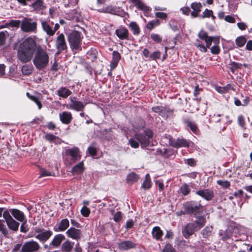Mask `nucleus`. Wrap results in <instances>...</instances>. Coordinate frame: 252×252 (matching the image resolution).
Returning <instances> with one entry per match:
<instances>
[{
  "mask_svg": "<svg viewBox=\"0 0 252 252\" xmlns=\"http://www.w3.org/2000/svg\"><path fill=\"white\" fill-rule=\"evenodd\" d=\"M35 40L28 37L20 43L17 48V58L22 63L30 62L33 58V63L36 69L42 70L49 65L50 58L46 50L41 47L36 49Z\"/></svg>",
  "mask_w": 252,
  "mask_h": 252,
  "instance_id": "obj_1",
  "label": "nucleus"
},
{
  "mask_svg": "<svg viewBox=\"0 0 252 252\" xmlns=\"http://www.w3.org/2000/svg\"><path fill=\"white\" fill-rule=\"evenodd\" d=\"M82 38L81 33L77 31H73L68 34V40L72 51L78 52L81 51Z\"/></svg>",
  "mask_w": 252,
  "mask_h": 252,
  "instance_id": "obj_2",
  "label": "nucleus"
},
{
  "mask_svg": "<svg viewBox=\"0 0 252 252\" xmlns=\"http://www.w3.org/2000/svg\"><path fill=\"white\" fill-rule=\"evenodd\" d=\"M153 136L152 131L149 129H146L143 133L135 134V137L140 143L141 147H146L150 145V139Z\"/></svg>",
  "mask_w": 252,
  "mask_h": 252,
  "instance_id": "obj_3",
  "label": "nucleus"
},
{
  "mask_svg": "<svg viewBox=\"0 0 252 252\" xmlns=\"http://www.w3.org/2000/svg\"><path fill=\"white\" fill-rule=\"evenodd\" d=\"M183 208L188 214H193L195 215L197 212L202 208V206L198 202L190 201L183 204Z\"/></svg>",
  "mask_w": 252,
  "mask_h": 252,
  "instance_id": "obj_4",
  "label": "nucleus"
},
{
  "mask_svg": "<svg viewBox=\"0 0 252 252\" xmlns=\"http://www.w3.org/2000/svg\"><path fill=\"white\" fill-rule=\"evenodd\" d=\"M3 218L6 223L7 227L10 230L15 232L18 230L20 223L12 217L11 215L9 214V212L8 211H4Z\"/></svg>",
  "mask_w": 252,
  "mask_h": 252,
  "instance_id": "obj_5",
  "label": "nucleus"
},
{
  "mask_svg": "<svg viewBox=\"0 0 252 252\" xmlns=\"http://www.w3.org/2000/svg\"><path fill=\"white\" fill-rule=\"evenodd\" d=\"M40 249L39 244L34 241H29L22 246L21 252H35Z\"/></svg>",
  "mask_w": 252,
  "mask_h": 252,
  "instance_id": "obj_6",
  "label": "nucleus"
},
{
  "mask_svg": "<svg viewBox=\"0 0 252 252\" xmlns=\"http://www.w3.org/2000/svg\"><path fill=\"white\" fill-rule=\"evenodd\" d=\"M37 23L35 22H32L31 19L25 18L21 23V29L25 32H32L36 30Z\"/></svg>",
  "mask_w": 252,
  "mask_h": 252,
  "instance_id": "obj_7",
  "label": "nucleus"
},
{
  "mask_svg": "<svg viewBox=\"0 0 252 252\" xmlns=\"http://www.w3.org/2000/svg\"><path fill=\"white\" fill-rule=\"evenodd\" d=\"M66 155L71 158V161L69 164L79 160L81 158L79 149L77 147H74L71 149H68L65 150Z\"/></svg>",
  "mask_w": 252,
  "mask_h": 252,
  "instance_id": "obj_8",
  "label": "nucleus"
},
{
  "mask_svg": "<svg viewBox=\"0 0 252 252\" xmlns=\"http://www.w3.org/2000/svg\"><path fill=\"white\" fill-rule=\"evenodd\" d=\"M55 46L59 52L66 50L67 44L65 39L64 35L63 33L60 34L56 39Z\"/></svg>",
  "mask_w": 252,
  "mask_h": 252,
  "instance_id": "obj_9",
  "label": "nucleus"
},
{
  "mask_svg": "<svg viewBox=\"0 0 252 252\" xmlns=\"http://www.w3.org/2000/svg\"><path fill=\"white\" fill-rule=\"evenodd\" d=\"M4 211H8L9 214L12 215V216L17 220L24 222L26 223L27 222L26 218L24 213L17 209H7Z\"/></svg>",
  "mask_w": 252,
  "mask_h": 252,
  "instance_id": "obj_10",
  "label": "nucleus"
},
{
  "mask_svg": "<svg viewBox=\"0 0 252 252\" xmlns=\"http://www.w3.org/2000/svg\"><path fill=\"white\" fill-rule=\"evenodd\" d=\"M196 194L207 200H211L214 196L213 190L209 189H200L196 191Z\"/></svg>",
  "mask_w": 252,
  "mask_h": 252,
  "instance_id": "obj_11",
  "label": "nucleus"
},
{
  "mask_svg": "<svg viewBox=\"0 0 252 252\" xmlns=\"http://www.w3.org/2000/svg\"><path fill=\"white\" fill-rule=\"evenodd\" d=\"M85 105V104L81 101L75 100L71 98L70 103L67 106V108L77 111H81L84 110Z\"/></svg>",
  "mask_w": 252,
  "mask_h": 252,
  "instance_id": "obj_12",
  "label": "nucleus"
},
{
  "mask_svg": "<svg viewBox=\"0 0 252 252\" xmlns=\"http://www.w3.org/2000/svg\"><path fill=\"white\" fill-rule=\"evenodd\" d=\"M195 231H197V230L195 227V224L193 223H189L183 228L182 233L185 238H188L192 235Z\"/></svg>",
  "mask_w": 252,
  "mask_h": 252,
  "instance_id": "obj_13",
  "label": "nucleus"
},
{
  "mask_svg": "<svg viewBox=\"0 0 252 252\" xmlns=\"http://www.w3.org/2000/svg\"><path fill=\"white\" fill-rule=\"evenodd\" d=\"M53 25V23L50 21H41L42 29L49 36H53L54 35V32L52 28Z\"/></svg>",
  "mask_w": 252,
  "mask_h": 252,
  "instance_id": "obj_14",
  "label": "nucleus"
},
{
  "mask_svg": "<svg viewBox=\"0 0 252 252\" xmlns=\"http://www.w3.org/2000/svg\"><path fill=\"white\" fill-rule=\"evenodd\" d=\"M66 234L68 237L76 240L79 239L81 235V231L74 227H70L68 229Z\"/></svg>",
  "mask_w": 252,
  "mask_h": 252,
  "instance_id": "obj_15",
  "label": "nucleus"
},
{
  "mask_svg": "<svg viewBox=\"0 0 252 252\" xmlns=\"http://www.w3.org/2000/svg\"><path fill=\"white\" fill-rule=\"evenodd\" d=\"M53 235V232L50 230H44L41 233L37 234L35 236V238L39 240L41 242H45L47 241Z\"/></svg>",
  "mask_w": 252,
  "mask_h": 252,
  "instance_id": "obj_16",
  "label": "nucleus"
},
{
  "mask_svg": "<svg viewBox=\"0 0 252 252\" xmlns=\"http://www.w3.org/2000/svg\"><path fill=\"white\" fill-rule=\"evenodd\" d=\"M115 34L122 40L127 39L129 34L128 30L122 26L115 31Z\"/></svg>",
  "mask_w": 252,
  "mask_h": 252,
  "instance_id": "obj_17",
  "label": "nucleus"
},
{
  "mask_svg": "<svg viewBox=\"0 0 252 252\" xmlns=\"http://www.w3.org/2000/svg\"><path fill=\"white\" fill-rule=\"evenodd\" d=\"M69 226V220L67 219H64L62 220L58 225L54 227V230L56 232L64 231Z\"/></svg>",
  "mask_w": 252,
  "mask_h": 252,
  "instance_id": "obj_18",
  "label": "nucleus"
},
{
  "mask_svg": "<svg viewBox=\"0 0 252 252\" xmlns=\"http://www.w3.org/2000/svg\"><path fill=\"white\" fill-rule=\"evenodd\" d=\"M198 36L201 39L204 40L207 47L210 48L213 41V37L209 36L207 33L203 31H201L199 32Z\"/></svg>",
  "mask_w": 252,
  "mask_h": 252,
  "instance_id": "obj_19",
  "label": "nucleus"
},
{
  "mask_svg": "<svg viewBox=\"0 0 252 252\" xmlns=\"http://www.w3.org/2000/svg\"><path fill=\"white\" fill-rule=\"evenodd\" d=\"M61 121L64 124H68L70 123L72 117L70 112L63 111L59 114Z\"/></svg>",
  "mask_w": 252,
  "mask_h": 252,
  "instance_id": "obj_20",
  "label": "nucleus"
},
{
  "mask_svg": "<svg viewBox=\"0 0 252 252\" xmlns=\"http://www.w3.org/2000/svg\"><path fill=\"white\" fill-rule=\"evenodd\" d=\"M64 239L65 237L63 235L61 234H57L54 236L51 242V245L53 246L54 248H58Z\"/></svg>",
  "mask_w": 252,
  "mask_h": 252,
  "instance_id": "obj_21",
  "label": "nucleus"
},
{
  "mask_svg": "<svg viewBox=\"0 0 252 252\" xmlns=\"http://www.w3.org/2000/svg\"><path fill=\"white\" fill-rule=\"evenodd\" d=\"M191 8L193 9V11L191 13V16L196 17L201 11L202 4L200 2H193L191 4Z\"/></svg>",
  "mask_w": 252,
  "mask_h": 252,
  "instance_id": "obj_22",
  "label": "nucleus"
},
{
  "mask_svg": "<svg viewBox=\"0 0 252 252\" xmlns=\"http://www.w3.org/2000/svg\"><path fill=\"white\" fill-rule=\"evenodd\" d=\"M71 94V91L65 87H61L57 90V94L64 98H67Z\"/></svg>",
  "mask_w": 252,
  "mask_h": 252,
  "instance_id": "obj_23",
  "label": "nucleus"
},
{
  "mask_svg": "<svg viewBox=\"0 0 252 252\" xmlns=\"http://www.w3.org/2000/svg\"><path fill=\"white\" fill-rule=\"evenodd\" d=\"M135 244L130 241H125L118 244V247L122 250H127L135 247Z\"/></svg>",
  "mask_w": 252,
  "mask_h": 252,
  "instance_id": "obj_24",
  "label": "nucleus"
},
{
  "mask_svg": "<svg viewBox=\"0 0 252 252\" xmlns=\"http://www.w3.org/2000/svg\"><path fill=\"white\" fill-rule=\"evenodd\" d=\"M170 144L175 148L187 147L189 146L188 142L184 139H177L175 141L171 142Z\"/></svg>",
  "mask_w": 252,
  "mask_h": 252,
  "instance_id": "obj_25",
  "label": "nucleus"
},
{
  "mask_svg": "<svg viewBox=\"0 0 252 252\" xmlns=\"http://www.w3.org/2000/svg\"><path fill=\"white\" fill-rule=\"evenodd\" d=\"M132 2L134 3L136 7L144 12H148L150 8L146 6L141 0H130Z\"/></svg>",
  "mask_w": 252,
  "mask_h": 252,
  "instance_id": "obj_26",
  "label": "nucleus"
},
{
  "mask_svg": "<svg viewBox=\"0 0 252 252\" xmlns=\"http://www.w3.org/2000/svg\"><path fill=\"white\" fill-rule=\"evenodd\" d=\"M206 219L204 217H198L193 223L197 230L203 227L206 223Z\"/></svg>",
  "mask_w": 252,
  "mask_h": 252,
  "instance_id": "obj_27",
  "label": "nucleus"
},
{
  "mask_svg": "<svg viewBox=\"0 0 252 252\" xmlns=\"http://www.w3.org/2000/svg\"><path fill=\"white\" fill-rule=\"evenodd\" d=\"M152 233L153 238L157 240H160L163 235L162 231L158 226L154 227L153 228Z\"/></svg>",
  "mask_w": 252,
  "mask_h": 252,
  "instance_id": "obj_28",
  "label": "nucleus"
},
{
  "mask_svg": "<svg viewBox=\"0 0 252 252\" xmlns=\"http://www.w3.org/2000/svg\"><path fill=\"white\" fill-rule=\"evenodd\" d=\"M73 244L71 243L69 241H66L62 246V251L65 252H71L73 248Z\"/></svg>",
  "mask_w": 252,
  "mask_h": 252,
  "instance_id": "obj_29",
  "label": "nucleus"
},
{
  "mask_svg": "<svg viewBox=\"0 0 252 252\" xmlns=\"http://www.w3.org/2000/svg\"><path fill=\"white\" fill-rule=\"evenodd\" d=\"M26 94L29 99L34 101L37 104L39 109L41 108L42 105L40 101L39 100V96L30 95L29 93H27Z\"/></svg>",
  "mask_w": 252,
  "mask_h": 252,
  "instance_id": "obj_30",
  "label": "nucleus"
},
{
  "mask_svg": "<svg viewBox=\"0 0 252 252\" xmlns=\"http://www.w3.org/2000/svg\"><path fill=\"white\" fill-rule=\"evenodd\" d=\"M129 27L130 30L132 31L134 35H138L140 33V30L138 25L136 22H132L129 23Z\"/></svg>",
  "mask_w": 252,
  "mask_h": 252,
  "instance_id": "obj_31",
  "label": "nucleus"
},
{
  "mask_svg": "<svg viewBox=\"0 0 252 252\" xmlns=\"http://www.w3.org/2000/svg\"><path fill=\"white\" fill-rule=\"evenodd\" d=\"M151 187V181L150 175L147 174L145 176V179L142 185V188L145 189H149Z\"/></svg>",
  "mask_w": 252,
  "mask_h": 252,
  "instance_id": "obj_32",
  "label": "nucleus"
},
{
  "mask_svg": "<svg viewBox=\"0 0 252 252\" xmlns=\"http://www.w3.org/2000/svg\"><path fill=\"white\" fill-rule=\"evenodd\" d=\"M32 7L37 11L40 10L43 8V0H36L32 4Z\"/></svg>",
  "mask_w": 252,
  "mask_h": 252,
  "instance_id": "obj_33",
  "label": "nucleus"
},
{
  "mask_svg": "<svg viewBox=\"0 0 252 252\" xmlns=\"http://www.w3.org/2000/svg\"><path fill=\"white\" fill-rule=\"evenodd\" d=\"M32 65H24L22 67V72L23 74L28 75L32 73Z\"/></svg>",
  "mask_w": 252,
  "mask_h": 252,
  "instance_id": "obj_34",
  "label": "nucleus"
},
{
  "mask_svg": "<svg viewBox=\"0 0 252 252\" xmlns=\"http://www.w3.org/2000/svg\"><path fill=\"white\" fill-rule=\"evenodd\" d=\"M212 230L213 227L212 226H206L205 227L201 232L203 237L207 238L211 236L212 234Z\"/></svg>",
  "mask_w": 252,
  "mask_h": 252,
  "instance_id": "obj_35",
  "label": "nucleus"
},
{
  "mask_svg": "<svg viewBox=\"0 0 252 252\" xmlns=\"http://www.w3.org/2000/svg\"><path fill=\"white\" fill-rule=\"evenodd\" d=\"M5 220H0V231L4 236H6L8 234V231L5 225Z\"/></svg>",
  "mask_w": 252,
  "mask_h": 252,
  "instance_id": "obj_36",
  "label": "nucleus"
},
{
  "mask_svg": "<svg viewBox=\"0 0 252 252\" xmlns=\"http://www.w3.org/2000/svg\"><path fill=\"white\" fill-rule=\"evenodd\" d=\"M173 115V111L169 109L163 108L162 110L161 116L164 118H167L170 116H172Z\"/></svg>",
  "mask_w": 252,
  "mask_h": 252,
  "instance_id": "obj_37",
  "label": "nucleus"
},
{
  "mask_svg": "<svg viewBox=\"0 0 252 252\" xmlns=\"http://www.w3.org/2000/svg\"><path fill=\"white\" fill-rule=\"evenodd\" d=\"M211 17L213 20L215 19V16L213 15V11L206 9L202 13V18H208Z\"/></svg>",
  "mask_w": 252,
  "mask_h": 252,
  "instance_id": "obj_38",
  "label": "nucleus"
},
{
  "mask_svg": "<svg viewBox=\"0 0 252 252\" xmlns=\"http://www.w3.org/2000/svg\"><path fill=\"white\" fill-rule=\"evenodd\" d=\"M246 41V38L243 36L237 37L235 40L236 44L240 47H243L245 44Z\"/></svg>",
  "mask_w": 252,
  "mask_h": 252,
  "instance_id": "obj_39",
  "label": "nucleus"
},
{
  "mask_svg": "<svg viewBox=\"0 0 252 252\" xmlns=\"http://www.w3.org/2000/svg\"><path fill=\"white\" fill-rule=\"evenodd\" d=\"M139 176L134 173H131L127 176V180L128 182H135L138 181Z\"/></svg>",
  "mask_w": 252,
  "mask_h": 252,
  "instance_id": "obj_40",
  "label": "nucleus"
},
{
  "mask_svg": "<svg viewBox=\"0 0 252 252\" xmlns=\"http://www.w3.org/2000/svg\"><path fill=\"white\" fill-rule=\"evenodd\" d=\"M229 68L231 71L234 73L235 70L237 68H241L242 64L235 62H231L229 64Z\"/></svg>",
  "mask_w": 252,
  "mask_h": 252,
  "instance_id": "obj_41",
  "label": "nucleus"
},
{
  "mask_svg": "<svg viewBox=\"0 0 252 252\" xmlns=\"http://www.w3.org/2000/svg\"><path fill=\"white\" fill-rule=\"evenodd\" d=\"M159 25V21L158 20H154L151 21H150L148 23L146 26V28L151 30H152L155 26H157Z\"/></svg>",
  "mask_w": 252,
  "mask_h": 252,
  "instance_id": "obj_42",
  "label": "nucleus"
},
{
  "mask_svg": "<svg viewBox=\"0 0 252 252\" xmlns=\"http://www.w3.org/2000/svg\"><path fill=\"white\" fill-rule=\"evenodd\" d=\"M72 172L73 173H81L83 170V163L81 162L74 166L72 168Z\"/></svg>",
  "mask_w": 252,
  "mask_h": 252,
  "instance_id": "obj_43",
  "label": "nucleus"
},
{
  "mask_svg": "<svg viewBox=\"0 0 252 252\" xmlns=\"http://www.w3.org/2000/svg\"><path fill=\"white\" fill-rule=\"evenodd\" d=\"M186 124L190 128L191 130L193 132H195L197 130V126L194 122H191L190 121H187Z\"/></svg>",
  "mask_w": 252,
  "mask_h": 252,
  "instance_id": "obj_44",
  "label": "nucleus"
},
{
  "mask_svg": "<svg viewBox=\"0 0 252 252\" xmlns=\"http://www.w3.org/2000/svg\"><path fill=\"white\" fill-rule=\"evenodd\" d=\"M100 12H104V13H113L115 12V10L111 5H108L106 6V7H104L102 8L100 10Z\"/></svg>",
  "mask_w": 252,
  "mask_h": 252,
  "instance_id": "obj_45",
  "label": "nucleus"
},
{
  "mask_svg": "<svg viewBox=\"0 0 252 252\" xmlns=\"http://www.w3.org/2000/svg\"><path fill=\"white\" fill-rule=\"evenodd\" d=\"M181 192L184 195H188L190 192V189L186 184L183 185L180 188Z\"/></svg>",
  "mask_w": 252,
  "mask_h": 252,
  "instance_id": "obj_46",
  "label": "nucleus"
},
{
  "mask_svg": "<svg viewBox=\"0 0 252 252\" xmlns=\"http://www.w3.org/2000/svg\"><path fill=\"white\" fill-rule=\"evenodd\" d=\"M81 213L84 217H87L90 214V210L86 206H83L81 210Z\"/></svg>",
  "mask_w": 252,
  "mask_h": 252,
  "instance_id": "obj_47",
  "label": "nucleus"
},
{
  "mask_svg": "<svg viewBox=\"0 0 252 252\" xmlns=\"http://www.w3.org/2000/svg\"><path fill=\"white\" fill-rule=\"evenodd\" d=\"M231 88L230 85H227L225 87H218L216 90L219 93H225L227 92L229 89Z\"/></svg>",
  "mask_w": 252,
  "mask_h": 252,
  "instance_id": "obj_48",
  "label": "nucleus"
},
{
  "mask_svg": "<svg viewBox=\"0 0 252 252\" xmlns=\"http://www.w3.org/2000/svg\"><path fill=\"white\" fill-rule=\"evenodd\" d=\"M161 56V53L159 51H155L152 54H150V60H155L159 59Z\"/></svg>",
  "mask_w": 252,
  "mask_h": 252,
  "instance_id": "obj_49",
  "label": "nucleus"
},
{
  "mask_svg": "<svg viewBox=\"0 0 252 252\" xmlns=\"http://www.w3.org/2000/svg\"><path fill=\"white\" fill-rule=\"evenodd\" d=\"M7 35V32H0V46H1L4 44L5 43L6 36Z\"/></svg>",
  "mask_w": 252,
  "mask_h": 252,
  "instance_id": "obj_50",
  "label": "nucleus"
},
{
  "mask_svg": "<svg viewBox=\"0 0 252 252\" xmlns=\"http://www.w3.org/2000/svg\"><path fill=\"white\" fill-rule=\"evenodd\" d=\"M122 218V214L121 212H116L113 216V220L115 222H118L120 221Z\"/></svg>",
  "mask_w": 252,
  "mask_h": 252,
  "instance_id": "obj_51",
  "label": "nucleus"
},
{
  "mask_svg": "<svg viewBox=\"0 0 252 252\" xmlns=\"http://www.w3.org/2000/svg\"><path fill=\"white\" fill-rule=\"evenodd\" d=\"M45 139L49 141H53L56 139L59 140L60 139L52 134H47L45 136Z\"/></svg>",
  "mask_w": 252,
  "mask_h": 252,
  "instance_id": "obj_52",
  "label": "nucleus"
},
{
  "mask_svg": "<svg viewBox=\"0 0 252 252\" xmlns=\"http://www.w3.org/2000/svg\"><path fill=\"white\" fill-rule=\"evenodd\" d=\"M217 184L225 188H228L230 186V183L227 181L218 180Z\"/></svg>",
  "mask_w": 252,
  "mask_h": 252,
  "instance_id": "obj_53",
  "label": "nucleus"
},
{
  "mask_svg": "<svg viewBox=\"0 0 252 252\" xmlns=\"http://www.w3.org/2000/svg\"><path fill=\"white\" fill-rule=\"evenodd\" d=\"M151 37L153 40L157 42H160L162 40V38L159 35L156 33L151 34Z\"/></svg>",
  "mask_w": 252,
  "mask_h": 252,
  "instance_id": "obj_54",
  "label": "nucleus"
},
{
  "mask_svg": "<svg viewBox=\"0 0 252 252\" xmlns=\"http://www.w3.org/2000/svg\"><path fill=\"white\" fill-rule=\"evenodd\" d=\"M163 252H176L175 250L170 244H167L163 250Z\"/></svg>",
  "mask_w": 252,
  "mask_h": 252,
  "instance_id": "obj_55",
  "label": "nucleus"
},
{
  "mask_svg": "<svg viewBox=\"0 0 252 252\" xmlns=\"http://www.w3.org/2000/svg\"><path fill=\"white\" fill-rule=\"evenodd\" d=\"M128 142L130 146H131V147L133 148H137L139 147V143L135 141V140H134L133 139L130 138Z\"/></svg>",
  "mask_w": 252,
  "mask_h": 252,
  "instance_id": "obj_56",
  "label": "nucleus"
},
{
  "mask_svg": "<svg viewBox=\"0 0 252 252\" xmlns=\"http://www.w3.org/2000/svg\"><path fill=\"white\" fill-rule=\"evenodd\" d=\"M113 58L112 60L117 62H119L121 59V55L119 53L116 51H114L112 54Z\"/></svg>",
  "mask_w": 252,
  "mask_h": 252,
  "instance_id": "obj_57",
  "label": "nucleus"
},
{
  "mask_svg": "<svg viewBox=\"0 0 252 252\" xmlns=\"http://www.w3.org/2000/svg\"><path fill=\"white\" fill-rule=\"evenodd\" d=\"M238 122L239 125L241 127H244L245 125V119L243 116L240 115L238 116Z\"/></svg>",
  "mask_w": 252,
  "mask_h": 252,
  "instance_id": "obj_58",
  "label": "nucleus"
},
{
  "mask_svg": "<svg viewBox=\"0 0 252 252\" xmlns=\"http://www.w3.org/2000/svg\"><path fill=\"white\" fill-rule=\"evenodd\" d=\"M155 15L157 17L162 19H165L167 18V14L165 13L161 12H156L155 14Z\"/></svg>",
  "mask_w": 252,
  "mask_h": 252,
  "instance_id": "obj_59",
  "label": "nucleus"
},
{
  "mask_svg": "<svg viewBox=\"0 0 252 252\" xmlns=\"http://www.w3.org/2000/svg\"><path fill=\"white\" fill-rule=\"evenodd\" d=\"M211 52L213 54H218L220 52V49L218 46H213L211 49Z\"/></svg>",
  "mask_w": 252,
  "mask_h": 252,
  "instance_id": "obj_60",
  "label": "nucleus"
},
{
  "mask_svg": "<svg viewBox=\"0 0 252 252\" xmlns=\"http://www.w3.org/2000/svg\"><path fill=\"white\" fill-rule=\"evenodd\" d=\"M88 151L90 155L92 156H94L96 155V150L94 147L90 146L88 148Z\"/></svg>",
  "mask_w": 252,
  "mask_h": 252,
  "instance_id": "obj_61",
  "label": "nucleus"
},
{
  "mask_svg": "<svg viewBox=\"0 0 252 252\" xmlns=\"http://www.w3.org/2000/svg\"><path fill=\"white\" fill-rule=\"evenodd\" d=\"M185 163L191 166H194L195 165L196 161L193 158H189L185 160Z\"/></svg>",
  "mask_w": 252,
  "mask_h": 252,
  "instance_id": "obj_62",
  "label": "nucleus"
},
{
  "mask_svg": "<svg viewBox=\"0 0 252 252\" xmlns=\"http://www.w3.org/2000/svg\"><path fill=\"white\" fill-rule=\"evenodd\" d=\"M162 109L163 107L160 106H156L152 108V110L154 112L158 113L160 116Z\"/></svg>",
  "mask_w": 252,
  "mask_h": 252,
  "instance_id": "obj_63",
  "label": "nucleus"
},
{
  "mask_svg": "<svg viewBox=\"0 0 252 252\" xmlns=\"http://www.w3.org/2000/svg\"><path fill=\"white\" fill-rule=\"evenodd\" d=\"M224 19L226 21L231 23H234L235 22L234 18L230 15L226 16Z\"/></svg>",
  "mask_w": 252,
  "mask_h": 252,
  "instance_id": "obj_64",
  "label": "nucleus"
}]
</instances>
